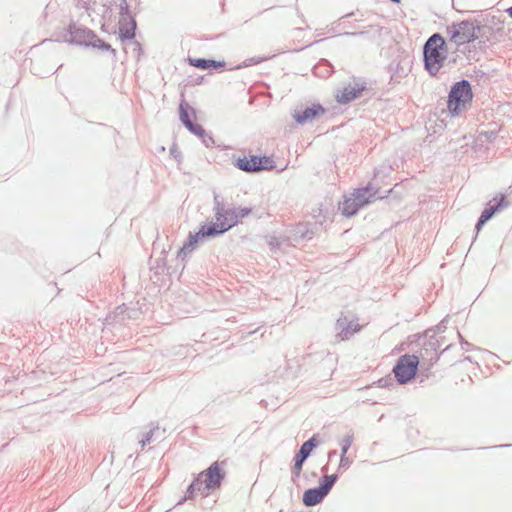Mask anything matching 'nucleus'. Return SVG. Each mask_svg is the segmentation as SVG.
Wrapping results in <instances>:
<instances>
[{
    "instance_id": "nucleus-16",
    "label": "nucleus",
    "mask_w": 512,
    "mask_h": 512,
    "mask_svg": "<svg viewBox=\"0 0 512 512\" xmlns=\"http://www.w3.org/2000/svg\"><path fill=\"white\" fill-rule=\"evenodd\" d=\"M337 479L336 475H326L320 480L319 490L326 496Z\"/></svg>"
},
{
    "instance_id": "nucleus-14",
    "label": "nucleus",
    "mask_w": 512,
    "mask_h": 512,
    "mask_svg": "<svg viewBox=\"0 0 512 512\" xmlns=\"http://www.w3.org/2000/svg\"><path fill=\"white\" fill-rule=\"evenodd\" d=\"M190 65L200 68V69H208V68H217L221 66V63H218L214 60H206V59H189Z\"/></svg>"
},
{
    "instance_id": "nucleus-12",
    "label": "nucleus",
    "mask_w": 512,
    "mask_h": 512,
    "mask_svg": "<svg viewBox=\"0 0 512 512\" xmlns=\"http://www.w3.org/2000/svg\"><path fill=\"white\" fill-rule=\"evenodd\" d=\"M324 497V493L318 488L308 489L303 495V503L306 506H314L320 503Z\"/></svg>"
},
{
    "instance_id": "nucleus-8",
    "label": "nucleus",
    "mask_w": 512,
    "mask_h": 512,
    "mask_svg": "<svg viewBox=\"0 0 512 512\" xmlns=\"http://www.w3.org/2000/svg\"><path fill=\"white\" fill-rule=\"evenodd\" d=\"M314 441L315 437H312L308 441L304 442L299 452L296 454L295 463L293 467V474L295 475V477L300 476L304 461L310 455L313 448L316 446Z\"/></svg>"
},
{
    "instance_id": "nucleus-4",
    "label": "nucleus",
    "mask_w": 512,
    "mask_h": 512,
    "mask_svg": "<svg viewBox=\"0 0 512 512\" xmlns=\"http://www.w3.org/2000/svg\"><path fill=\"white\" fill-rule=\"evenodd\" d=\"M481 27L470 20L452 23L446 28V37L449 43L456 46L469 44L479 38Z\"/></svg>"
},
{
    "instance_id": "nucleus-7",
    "label": "nucleus",
    "mask_w": 512,
    "mask_h": 512,
    "mask_svg": "<svg viewBox=\"0 0 512 512\" xmlns=\"http://www.w3.org/2000/svg\"><path fill=\"white\" fill-rule=\"evenodd\" d=\"M235 166L245 172H259L275 168V162L269 156L244 155L236 159Z\"/></svg>"
},
{
    "instance_id": "nucleus-13",
    "label": "nucleus",
    "mask_w": 512,
    "mask_h": 512,
    "mask_svg": "<svg viewBox=\"0 0 512 512\" xmlns=\"http://www.w3.org/2000/svg\"><path fill=\"white\" fill-rule=\"evenodd\" d=\"M359 208L360 207L359 204H357V200L351 196L344 200L342 204V213L345 216H352L358 211Z\"/></svg>"
},
{
    "instance_id": "nucleus-5",
    "label": "nucleus",
    "mask_w": 512,
    "mask_h": 512,
    "mask_svg": "<svg viewBox=\"0 0 512 512\" xmlns=\"http://www.w3.org/2000/svg\"><path fill=\"white\" fill-rule=\"evenodd\" d=\"M473 93L468 81L457 82L448 96L447 108L453 115H459L471 104Z\"/></svg>"
},
{
    "instance_id": "nucleus-19",
    "label": "nucleus",
    "mask_w": 512,
    "mask_h": 512,
    "mask_svg": "<svg viewBox=\"0 0 512 512\" xmlns=\"http://www.w3.org/2000/svg\"><path fill=\"white\" fill-rule=\"evenodd\" d=\"M509 15L512 17V7L509 9Z\"/></svg>"
},
{
    "instance_id": "nucleus-3",
    "label": "nucleus",
    "mask_w": 512,
    "mask_h": 512,
    "mask_svg": "<svg viewBox=\"0 0 512 512\" xmlns=\"http://www.w3.org/2000/svg\"><path fill=\"white\" fill-rule=\"evenodd\" d=\"M222 478L223 473L221 472L219 463H212L207 470L202 471L191 483L187 491L188 497H205L209 495L212 490L219 488Z\"/></svg>"
},
{
    "instance_id": "nucleus-10",
    "label": "nucleus",
    "mask_w": 512,
    "mask_h": 512,
    "mask_svg": "<svg viewBox=\"0 0 512 512\" xmlns=\"http://www.w3.org/2000/svg\"><path fill=\"white\" fill-rule=\"evenodd\" d=\"M506 205L507 202L505 201V196L501 195L496 205H490L482 212L477 223V229L480 230L481 226L484 225L495 214V212Z\"/></svg>"
},
{
    "instance_id": "nucleus-17",
    "label": "nucleus",
    "mask_w": 512,
    "mask_h": 512,
    "mask_svg": "<svg viewBox=\"0 0 512 512\" xmlns=\"http://www.w3.org/2000/svg\"><path fill=\"white\" fill-rule=\"evenodd\" d=\"M351 444H352V440L350 437H347L342 440V442H341V450H342L341 462L344 460L345 455H346L348 449L350 448Z\"/></svg>"
},
{
    "instance_id": "nucleus-6",
    "label": "nucleus",
    "mask_w": 512,
    "mask_h": 512,
    "mask_svg": "<svg viewBox=\"0 0 512 512\" xmlns=\"http://www.w3.org/2000/svg\"><path fill=\"white\" fill-rule=\"evenodd\" d=\"M419 365V358L416 355H403L399 358L393 368L397 381L405 384L414 379Z\"/></svg>"
},
{
    "instance_id": "nucleus-18",
    "label": "nucleus",
    "mask_w": 512,
    "mask_h": 512,
    "mask_svg": "<svg viewBox=\"0 0 512 512\" xmlns=\"http://www.w3.org/2000/svg\"><path fill=\"white\" fill-rule=\"evenodd\" d=\"M230 211H236V213L238 214V220L249 215V213L251 212V209L249 208H235V209H231Z\"/></svg>"
},
{
    "instance_id": "nucleus-11",
    "label": "nucleus",
    "mask_w": 512,
    "mask_h": 512,
    "mask_svg": "<svg viewBox=\"0 0 512 512\" xmlns=\"http://www.w3.org/2000/svg\"><path fill=\"white\" fill-rule=\"evenodd\" d=\"M324 109L320 105H314L312 107L306 108L302 112H297L294 117L298 123H304L306 121L312 120L315 117L323 114Z\"/></svg>"
},
{
    "instance_id": "nucleus-2",
    "label": "nucleus",
    "mask_w": 512,
    "mask_h": 512,
    "mask_svg": "<svg viewBox=\"0 0 512 512\" xmlns=\"http://www.w3.org/2000/svg\"><path fill=\"white\" fill-rule=\"evenodd\" d=\"M424 63L431 75H436L447 59V46L440 34H433L424 45Z\"/></svg>"
},
{
    "instance_id": "nucleus-9",
    "label": "nucleus",
    "mask_w": 512,
    "mask_h": 512,
    "mask_svg": "<svg viewBox=\"0 0 512 512\" xmlns=\"http://www.w3.org/2000/svg\"><path fill=\"white\" fill-rule=\"evenodd\" d=\"M363 90L364 87L360 85H347L337 93V101L346 104L359 97Z\"/></svg>"
},
{
    "instance_id": "nucleus-20",
    "label": "nucleus",
    "mask_w": 512,
    "mask_h": 512,
    "mask_svg": "<svg viewBox=\"0 0 512 512\" xmlns=\"http://www.w3.org/2000/svg\"><path fill=\"white\" fill-rule=\"evenodd\" d=\"M392 1L395 2V3H399L400 2V0H392Z\"/></svg>"
},
{
    "instance_id": "nucleus-1",
    "label": "nucleus",
    "mask_w": 512,
    "mask_h": 512,
    "mask_svg": "<svg viewBox=\"0 0 512 512\" xmlns=\"http://www.w3.org/2000/svg\"><path fill=\"white\" fill-rule=\"evenodd\" d=\"M237 222L238 214L236 211L219 210L215 215V222L202 226L198 233L190 235L183 249L192 250L200 238L222 234L236 225Z\"/></svg>"
},
{
    "instance_id": "nucleus-15",
    "label": "nucleus",
    "mask_w": 512,
    "mask_h": 512,
    "mask_svg": "<svg viewBox=\"0 0 512 512\" xmlns=\"http://www.w3.org/2000/svg\"><path fill=\"white\" fill-rule=\"evenodd\" d=\"M371 196L367 188L358 189L352 194V197L357 200V204H359L360 208L370 202Z\"/></svg>"
}]
</instances>
